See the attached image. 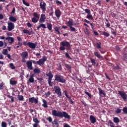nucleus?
<instances>
[{
  "instance_id": "obj_42",
  "label": "nucleus",
  "mask_w": 127,
  "mask_h": 127,
  "mask_svg": "<svg viewBox=\"0 0 127 127\" xmlns=\"http://www.w3.org/2000/svg\"><path fill=\"white\" fill-rule=\"evenodd\" d=\"M105 19L107 22H105L107 27H110V26H111V23H110V22H109V20H108V19L107 18H105Z\"/></svg>"
},
{
  "instance_id": "obj_17",
  "label": "nucleus",
  "mask_w": 127,
  "mask_h": 127,
  "mask_svg": "<svg viewBox=\"0 0 127 127\" xmlns=\"http://www.w3.org/2000/svg\"><path fill=\"white\" fill-rule=\"evenodd\" d=\"M26 65L28 68L29 70H33V67H32V62L31 61H27L26 62Z\"/></svg>"
},
{
  "instance_id": "obj_15",
  "label": "nucleus",
  "mask_w": 127,
  "mask_h": 127,
  "mask_svg": "<svg viewBox=\"0 0 127 127\" xmlns=\"http://www.w3.org/2000/svg\"><path fill=\"white\" fill-rule=\"evenodd\" d=\"M7 28L8 31H11V30H12V29H14V24H13V23L12 22L8 23Z\"/></svg>"
},
{
  "instance_id": "obj_64",
  "label": "nucleus",
  "mask_w": 127,
  "mask_h": 127,
  "mask_svg": "<svg viewBox=\"0 0 127 127\" xmlns=\"http://www.w3.org/2000/svg\"><path fill=\"white\" fill-rule=\"evenodd\" d=\"M81 103L82 105H83L84 107H87V104L84 101H81Z\"/></svg>"
},
{
  "instance_id": "obj_10",
  "label": "nucleus",
  "mask_w": 127,
  "mask_h": 127,
  "mask_svg": "<svg viewBox=\"0 0 127 127\" xmlns=\"http://www.w3.org/2000/svg\"><path fill=\"white\" fill-rule=\"evenodd\" d=\"M40 6L43 12H45L46 10V3L44 1H41L40 3Z\"/></svg>"
},
{
  "instance_id": "obj_11",
  "label": "nucleus",
  "mask_w": 127,
  "mask_h": 127,
  "mask_svg": "<svg viewBox=\"0 0 127 127\" xmlns=\"http://www.w3.org/2000/svg\"><path fill=\"white\" fill-rule=\"evenodd\" d=\"M94 55L95 56V57H97V58H98L100 61H103L104 60V57L101 55L99 52H94Z\"/></svg>"
},
{
  "instance_id": "obj_16",
  "label": "nucleus",
  "mask_w": 127,
  "mask_h": 127,
  "mask_svg": "<svg viewBox=\"0 0 127 127\" xmlns=\"http://www.w3.org/2000/svg\"><path fill=\"white\" fill-rule=\"evenodd\" d=\"M36 45L37 43L35 44L30 42H28V46H29V47L32 49H35V48H36Z\"/></svg>"
},
{
  "instance_id": "obj_30",
  "label": "nucleus",
  "mask_w": 127,
  "mask_h": 127,
  "mask_svg": "<svg viewBox=\"0 0 127 127\" xmlns=\"http://www.w3.org/2000/svg\"><path fill=\"white\" fill-rule=\"evenodd\" d=\"M98 90L99 91V93L100 95H103V96H106V93H105V92H104V90L101 89V88H98Z\"/></svg>"
},
{
  "instance_id": "obj_44",
  "label": "nucleus",
  "mask_w": 127,
  "mask_h": 127,
  "mask_svg": "<svg viewBox=\"0 0 127 127\" xmlns=\"http://www.w3.org/2000/svg\"><path fill=\"white\" fill-rule=\"evenodd\" d=\"M17 98L19 101H23V100H24V97L22 95H18Z\"/></svg>"
},
{
  "instance_id": "obj_50",
  "label": "nucleus",
  "mask_w": 127,
  "mask_h": 127,
  "mask_svg": "<svg viewBox=\"0 0 127 127\" xmlns=\"http://www.w3.org/2000/svg\"><path fill=\"white\" fill-rule=\"evenodd\" d=\"M64 66L65 67H66L67 68V69H68V70H71V68H72V67L70 65L68 64H64Z\"/></svg>"
},
{
  "instance_id": "obj_38",
  "label": "nucleus",
  "mask_w": 127,
  "mask_h": 127,
  "mask_svg": "<svg viewBox=\"0 0 127 127\" xmlns=\"http://www.w3.org/2000/svg\"><path fill=\"white\" fill-rule=\"evenodd\" d=\"M47 28L49 30H52V24L51 23H48L47 24Z\"/></svg>"
},
{
  "instance_id": "obj_62",
  "label": "nucleus",
  "mask_w": 127,
  "mask_h": 127,
  "mask_svg": "<svg viewBox=\"0 0 127 127\" xmlns=\"http://www.w3.org/2000/svg\"><path fill=\"white\" fill-rule=\"evenodd\" d=\"M47 120L49 122V123H52V118H51V117H49L47 118Z\"/></svg>"
},
{
  "instance_id": "obj_7",
  "label": "nucleus",
  "mask_w": 127,
  "mask_h": 127,
  "mask_svg": "<svg viewBox=\"0 0 127 127\" xmlns=\"http://www.w3.org/2000/svg\"><path fill=\"white\" fill-rule=\"evenodd\" d=\"M33 15L34 17L32 18V21L33 23H36L39 20V14L34 12Z\"/></svg>"
},
{
  "instance_id": "obj_25",
  "label": "nucleus",
  "mask_w": 127,
  "mask_h": 127,
  "mask_svg": "<svg viewBox=\"0 0 127 127\" xmlns=\"http://www.w3.org/2000/svg\"><path fill=\"white\" fill-rule=\"evenodd\" d=\"M9 19L10 21H12V22H16V20H17V19L15 18V17L11 15L9 16Z\"/></svg>"
},
{
  "instance_id": "obj_54",
  "label": "nucleus",
  "mask_w": 127,
  "mask_h": 127,
  "mask_svg": "<svg viewBox=\"0 0 127 127\" xmlns=\"http://www.w3.org/2000/svg\"><path fill=\"white\" fill-rule=\"evenodd\" d=\"M69 30H70V31H76V29L73 27V26H71L69 27Z\"/></svg>"
},
{
  "instance_id": "obj_18",
  "label": "nucleus",
  "mask_w": 127,
  "mask_h": 127,
  "mask_svg": "<svg viewBox=\"0 0 127 127\" xmlns=\"http://www.w3.org/2000/svg\"><path fill=\"white\" fill-rule=\"evenodd\" d=\"M64 95L67 99H69V101L70 103V104H74V102H73V100H72V99H71V97L68 95V92L66 90H64Z\"/></svg>"
},
{
  "instance_id": "obj_55",
  "label": "nucleus",
  "mask_w": 127,
  "mask_h": 127,
  "mask_svg": "<svg viewBox=\"0 0 127 127\" xmlns=\"http://www.w3.org/2000/svg\"><path fill=\"white\" fill-rule=\"evenodd\" d=\"M3 86H4V83H3V82H1L0 83V90H2L3 89V88H2Z\"/></svg>"
},
{
  "instance_id": "obj_51",
  "label": "nucleus",
  "mask_w": 127,
  "mask_h": 127,
  "mask_svg": "<svg viewBox=\"0 0 127 127\" xmlns=\"http://www.w3.org/2000/svg\"><path fill=\"white\" fill-rule=\"evenodd\" d=\"M10 67L12 70H15V66H14V64H13V63H10Z\"/></svg>"
},
{
  "instance_id": "obj_14",
  "label": "nucleus",
  "mask_w": 127,
  "mask_h": 127,
  "mask_svg": "<svg viewBox=\"0 0 127 127\" xmlns=\"http://www.w3.org/2000/svg\"><path fill=\"white\" fill-rule=\"evenodd\" d=\"M84 22H86V23H88V24H90L91 27V29H92V30H94V29H95V24L94 23H91V22H90V21L84 19Z\"/></svg>"
},
{
  "instance_id": "obj_40",
  "label": "nucleus",
  "mask_w": 127,
  "mask_h": 127,
  "mask_svg": "<svg viewBox=\"0 0 127 127\" xmlns=\"http://www.w3.org/2000/svg\"><path fill=\"white\" fill-rule=\"evenodd\" d=\"M90 61L92 64V65L95 66L96 65V60L92 58H90Z\"/></svg>"
},
{
  "instance_id": "obj_1",
  "label": "nucleus",
  "mask_w": 127,
  "mask_h": 127,
  "mask_svg": "<svg viewBox=\"0 0 127 127\" xmlns=\"http://www.w3.org/2000/svg\"><path fill=\"white\" fill-rule=\"evenodd\" d=\"M52 115L53 117H57L60 119H63V118H65V119H67V120L71 119V116L67 112L64 111L61 112L56 110H53L52 111Z\"/></svg>"
},
{
  "instance_id": "obj_43",
  "label": "nucleus",
  "mask_w": 127,
  "mask_h": 127,
  "mask_svg": "<svg viewBox=\"0 0 127 127\" xmlns=\"http://www.w3.org/2000/svg\"><path fill=\"white\" fill-rule=\"evenodd\" d=\"M65 56L66 58H68L70 60H72V58H71V57H70V56L69 55V54L68 53V52L65 53Z\"/></svg>"
},
{
  "instance_id": "obj_46",
  "label": "nucleus",
  "mask_w": 127,
  "mask_h": 127,
  "mask_svg": "<svg viewBox=\"0 0 127 127\" xmlns=\"http://www.w3.org/2000/svg\"><path fill=\"white\" fill-rule=\"evenodd\" d=\"M2 53L3 54V55H6L8 54V52L7 51V50L5 49L2 50Z\"/></svg>"
},
{
  "instance_id": "obj_63",
  "label": "nucleus",
  "mask_w": 127,
  "mask_h": 127,
  "mask_svg": "<svg viewBox=\"0 0 127 127\" xmlns=\"http://www.w3.org/2000/svg\"><path fill=\"white\" fill-rule=\"evenodd\" d=\"M1 127H7L6 123L5 122H2L1 123Z\"/></svg>"
},
{
  "instance_id": "obj_39",
  "label": "nucleus",
  "mask_w": 127,
  "mask_h": 127,
  "mask_svg": "<svg viewBox=\"0 0 127 127\" xmlns=\"http://www.w3.org/2000/svg\"><path fill=\"white\" fill-rule=\"evenodd\" d=\"M16 45H17V46H16ZM22 45H23L22 43L18 42L17 44H15L16 48H19V47H21V46H22Z\"/></svg>"
},
{
  "instance_id": "obj_8",
  "label": "nucleus",
  "mask_w": 127,
  "mask_h": 127,
  "mask_svg": "<svg viewBox=\"0 0 127 127\" xmlns=\"http://www.w3.org/2000/svg\"><path fill=\"white\" fill-rule=\"evenodd\" d=\"M102 43L99 42V43H97L94 44V46L96 47L97 49H99V51L101 53V54H104V53H106L105 51H102L101 48H102Z\"/></svg>"
},
{
  "instance_id": "obj_58",
  "label": "nucleus",
  "mask_w": 127,
  "mask_h": 127,
  "mask_svg": "<svg viewBox=\"0 0 127 127\" xmlns=\"http://www.w3.org/2000/svg\"><path fill=\"white\" fill-rule=\"evenodd\" d=\"M84 11L87 13V14H90L91 13V11L89 9H85Z\"/></svg>"
},
{
  "instance_id": "obj_27",
  "label": "nucleus",
  "mask_w": 127,
  "mask_h": 127,
  "mask_svg": "<svg viewBox=\"0 0 127 127\" xmlns=\"http://www.w3.org/2000/svg\"><path fill=\"white\" fill-rule=\"evenodd\" d=\"M108 124H109V126H110V127H122V126H115V124L113 123L112 122V120H110L109 121Z\"/></svg>"
},
{
  "instance_id": "obj_36",
  "label": "nucleus",
  "mask_w": 127,
  "mask_h": 127,
  "mask_svg": "<svg viewBox=\"0 0 127 127\" xmlns=\"http://www.w3.org/2000/svg\"><path fill=\"white\" fill-rule=\"evenodd\" d=\"M58 67L57 68V70L58 71H61L62 70V65H61V64L59 63L58 64H57Z\"/></svg>"
},
{
  "instance_id": "obj_56",
  "label": "nucleus",
  "mask_w": 127,
  "mask_h": 127,
  "mask_svg": "<svg viewBox=\"0 0 127 127\" xmlns=\"http://www.w3.org/2000/svg\"><path fill=\"white\" fill-rule=\"evenodd\" d=\"M92 30H93L92 32H93V34H94V35H96V36H98V35H99V33H98V32L95 31V29Z\"/></svg>"
},
{
  "instance_id": "obj_22",
  "label": "nucleus",
  "mask_w": 127,
  "mask_h": 127,
  "mask_svg": "<svg viewBox=\"0 0 127 127\" xmlns=\"http://www.w3.org/2000/svg\"><path fill=\"white\" fill-rule=\"evenodd\" d=\"M46 75L49 77L48 81L52 80V78H53V74H52L51 71H50L48 73H47Z\"/></svg>"
},
{
  "instance_id": "obj_61",
  "label": "nucleus",
  "mask_w": 127,
  "mask_h": 127,
  "mask_svg": "<svg viewBox=\"0 0 127 127\" xmlns=\"http://www.w3.org/2000/svg\"><path fill=\"white\" fill-rule=\"evenodd\" d=\"M48 84L49 85L50 87H52L53 86V83L51 82L52 80H48Z\"/></svg>"
},
{
  "instance_id": "obj_28",
  "label": "nucleus",
  "mask_w": 127,
  "mask_h": 127,
  "mask_svg": "<svg viewBox=\"0 0 127 127\" xmlns=\"http://www.w3.org/2000/svg\"><path fill=\"white\" fill-rule=\"evenodd\" d=\"M7 94V97L8 98V99H11V102H14V97H13L12 96H10V93H9V92H8Z\"/></svg>"
},
{
  "instance_id": "obj_52",
  "label": "nucleus",
  "mask_w": 127,
  "mask_h": 127,
  "mask_svg": "<svg viewBox=\"0 0 127 127\" xmlns=\"http://www.w3.org/2000/svg\"><path fill=\"white\" fill-rule=\"evenodd\" d=\"M56 3L57 5H62V2L59 1V0H56Z\"/></svg>"
},
{
  "instance_id": "obj_59",
  "label": "nucleus",
  "mask_w": 127,
  "mask_h": 127,
  "mask_svg": "<svg viewBox=\"0 0 127 127\" xmlns=\"http://www.w3.org/2000/svg\"><path fill=\"white\" fill-rule=\"evenodd\" d=\"M45 96L46 97H49L51 95V92L50 91H48V92H45Z\"/></svg>"
},
{
  "instance_id": "obj_34",
  "label": "nucleus",
  "mask_w": 127,
  "mask_h": 127,
  "mask_svg": "<svg viewBox=\"0 0 127 127\" xmlns=\"http://www.w3.org/2000/svg\"><path fill=\"white\" fill-rule=\"evenodd\" d=\"M33 121L34 122V123H35V124H39V123H40L38 119H37V118L36 117H34L33 118Z\"/></svg>"
},
{
  "instance_id": "obj_9",
  "label": "nucleus",
  "mask_w": 127,
  "mask_h": 127,
  "mask_svg": "<svg viewBox=\"0 0 127 127\" xmlns=\"http://www.w3.org/2000/svg\"><path fill=\"white\" fill-rule=\"evenodd\" d=\"M118 93L119 95H120L121 98L123 99L124 101H126L127 100V94L124 91H118Z\"/></svg>"
},
{
  "instance_id": "obj_21",
  "label": "nucleus",
  "mask_w": 127,
  "mask_h": 127,
  "mask_svg": "<svg viewBox=\"0 0 127 127\" xmlns=\"http://www.w3.org/2000/svg\"><path fill=\"white\" fill-rule=\"evenodd\" d=\"M39 25L37 27V30H39L40 29V28H44V29H46V25H45V24L44 23H39Z\"/></svg>"
},
{
  "instance_id": "obj_31",
  "label": "nucleus",
  "mask_w": 127,
  "mask_h": 127,
  "mask_svg": "<svg viewBox=\"0 0 127 127\" xmlns=\"http://www.w3.org/2000/svg\"><path fill=\"white\" fill-rule=\"evenodd\" d=\"M23 33L25 34H28V35H31V34L32 33V32L30 31H29L27 29H24L23 30Z\"/></svg>"
},
{
  "instance_id": "obj_20",
  "label": "nucleus",
  "mask_w": 127,
  "mask_h": 127,
  "mask_svg": "<svg viewBox=\"0 0 127 127\" xmlns=\"http://www.w3.org/2000/svg\"><path fill=\"white\" fill-rule=\"evenodd\" d=\"M6 40H7L8 42V43L10 44H11L12 43H13L14 42V38L10 37H8L5 38Z\"/></svg>"
},
{
  "instance_id": "obj_35",
  "label": "nucleus",
  "mask_w": 127,
  "mask_h": 127,
  "mask_svg": "<svg viewBox=\"0 0 127 127\" xmlns=\"http://www.w3.org/2000/svg\"><path fill=\"white\" fill-rule=\"evenodd\" d=\"M122 59L123 61L127 63V55L126 54H123V56L122 57Z\"/></svg>"
},
{
  "instance_id": "obj_41",
  "label": "nucleus",
  "mask_w": 127,
  "mask_h": 127,
  "mask_svg": "<svg viewBox=\"0 0 127 127\" xmlns=\"http://www.w3.org/2000/svg\"><path fill=\"white\" fill-rule=\"evenodd\" d=\"M54 29H55V31L56 32H57V34H59V35L61 34V33L59 31V28H58V27H57V26L55 27Z\"/></svg>"
},
{
  "instance_id": "obj_48",
  "label": "nucleus",
  "mask_w": 127,
  "mask_h": 127,
  "mask_svg": "<svg viewBox=\"0 0 127 127\" xmlns=\"http://www.w3.org/2000/svg\"><path fill=\"white\" fill-rule=\"evenodd\" d=\"M84 93L85 94L87 95V96H89V98H90V99L92 98V95L91 94H90V93L87 92V91H86V89H85V90H84Z\"/></svg>"
},
{
  "instance_id": "obj_29",
  "label": "nucleus",
  "mask_w": 127,
  "mask_h": 127,
  "mask_svg": "<svg viewBox=\"0 0 127 127\" xmlns=\"http://www.w3.org/2000/svg\"><path fill=\"white\" fill-rule=\"evenodd\" d=\"M113 122L115 124H119L121 122V120H120V118L118 117H114L113 118Z\"/></svg>"
},
{
  "instance_id": "obj_12",
  "label": "nucleus",
  "mask_w": 127,
  "mask_h": 127,
  "mask_svg": "<svg viewBox=\"0 0 127 127\" xmlns=\"http://www.w3.org/2000/svg\"><path fill=\"white\" fill-rule=\"evenodd\" d=\"M29 102L32 104L34 103V104H36L38 103V99L35 98L34 97H31L29 98Z\"/></svg>"
},
{
  "instance_id": "obj_47",
  "label": "nucleus",
  "mask_w": 127,
  "mask_h": 127,
  "mask_svg": "<svg viewBox=\"0 0 127 127\" xmlns=\"http://www.w3.org/2000/svg\"><path fill=\"white\" fill-rule=\"evenodd\" d=\"M115 113L116 114H121V113H122V109L117 108V109L115 111Z\"/></svg>"
},
{
  "instance_id": "obj_57",
  "label": "nucleus",
  "mask_w": 127,
  "mask_h": 127,
  "mask_svg": "<svg viewBox=\"0 0 127 127\" xmlns=\"http://www.w3.org/2000/svg\"><path fill=\"white\" fill-rule=\"evenodd\" d=\"M123 111L124 114L127 115V107H124L123 109Z\"/></svg>"
},
{
  "instance_id": "obj_32",
  "label": "nucleus",
  "mask_w": 127,
  "mask_h": 127,
  "mask_svg": "<svg viewBox=\"0 0 127 127\" xmlns=\"http://www.w3.org/2000/svg\"><path fill=\"white\" fill-rule=\"evenodd\" d=\"M86 17L88 19H91V20H94V17H93V15H92L91 14V13L90 14H87Z\"/></svg>"
},
{
  "instance_id": "obj_53",
  "label": "nucleus",
  "mask_w": 127,
  "mask_h": 127,
  "mask_svg": "<svg viewBox=\"0 0 127 127\" xmlns=\"http://www.w3.org/2000/svg\"><path fill=\"white\" fill-rule=\"evenodd\" d=\"M22 2H23V4H24L26 6H29V5H30L29 3L28 2H27L26 1H25V0H22Z\"/></svg>"
},
{
  "instance_id": "obj_37",
  "label": "nucleus",
  "mask_w": 127,
  "mask_h": 127,
  "mask_svg": "<svg viewBox=\"0 0 127 127\" xmlns=\"http://www.w3.org/2000/svg\"><path fill=\"white\" fill-rule=\"evenodd\" d=\"M33 71L35 74H39V73L41 72L39 68H35L34 69Z\"/></svg>"
},
{
  "instance_id": "obj_33",
  "label": "nucleus",
  "mask_w": 127,
  "mask_h": 127,
  "mask_svg": "<svg viewBox=\"0 0 127 127\" xmlns=\"http://www.w3.org/2000/svg\"><path fill=\"white\" fill-rule=\"evenodd\" d=\"M67 25L68 27H70V26H73V21L69 20L67 22Z\"/></svg>"
},
{
  "instance_id": "obj_6",
  "label": "nucleus",
  "mask_w": 127,
  "mask_h": 127,
  "mask_svg": "<svg viewBox=\"0 0 127 127\" xmlns=\"http://www.w3.org/2000/svg\"><path fill=\"white\" fill-rule=\"evenodd\" d=\"M21 56L22 58L21 62L23 63H25V62H26V60H25V59H27V58H28V53L26 51L23 52L21 54Z\"/></svg>"
},
{
  "instance_id": "obj_60",
  "label": "nucleus",
  "mask_w": 127,
  "mask_h": 127,
  "mask_svg": "<svg viewBox=\"0 0 127 127\" xmlns=\"http://www.w3.org/2000/svg\"><path fill=\"white\" fill-rule=\"evenodd\" d=\"M114 69L115 70H121V69H122V67L117 65V66L114 67Z\"/></svg>"
},
{
  "instance_id": "obj_3",
  "label": "nucleus",
  "mask_w": 127,
  "mask_h": 127,
  "mask_svg": "<svg viewBox=\"0 0 127 127\" xmlns=\"http://www.w3.org/2000/svg\"><path fill=\"white\" fill-rule=\"evenodd\" d=\"M55 81L59 83H66V78L61 74H56L55 75Z\"/></svg>"
},
{
  "instance_id": "obj_2",
  "label": "nucleus",
  "mask_w": 127,
  "mask_h": 127,
  "mask_svg": "<svg viewBox=\"0 0 127 127\" xmlns=\"http://www.w3.org/2000/svg\"><path fill=\"white\" fill-rule=\"evenodd\" d=\"M71 45L69 42L64 40L60 43V47L59 48V50L60 51H65L66 50H71Z\"/></svg>"
},
{
  "instance_id": "obj_5",
  "label": "nucleus",
  "mask_w": 127,
  "mask_h": 127,
  "mask_svg": "<svg viewBox=\"0 0 127 127\" xmlns=\"http://www.w3.org/2000/svg\"><path fill=\"white\" fill-rule=\"evenodd\" d=\"M54 89L56 94L58 95V97H59V98H61V97H62V93L61 92V88H60V86L58 85L55 86Z\"/></svg>"
},
{
  "instance_id": "obj_23",
  "label": "nucleus",
  "mask_w": 127,
  "mask_h": 127,
  "mask_svg": "<svg viewBox=\"0 0 127 127\" xmlns=\"http://www.w3.org/2000/svg\"><path fill=\"white\" fill-rule=\"evenodd\" d=\"M90 120L91 124H95L96 122H97V120L96 119V117H94L93 115H90Z\"/></svg>"
},
{
  "instance_id": "obj_24",
  "label": "nucleus",
  "mask_w": 127,
  "mask_h": 127,
  "mask_svg": "<svg viewBox=\"0 0 127 127\" xmlns=\"http://www.w3.org/2000/svg\"><path fill=\"white\" fill-rule=\"evenodd\" d=\"M34 74H32L30 75V78L28 79V81L30 83H34Z\"/></svg>"
},
{
  "instance_id": "obj_49",
  "label": "nucleus",
  "mask_w": 127,
  "mask_h": 127,
  "mask_svg": "<svg viewBox=\"0 0 127 127\" xmlns=\"http://www.w3.org/2000/svg\"><path fill=\"white\" fill-rule=\"evenodd\" d=\"M102 34L104 36H106V37H109L110 36V34L107 32H103Z\"/></svg>"
},
{
  "instance_id": "obj_26",
  "label": "nucleus",
  "mask_w": 127,
  "mask_h": 127,
  "mask_svg": "<svg viewBox=\"0 0 127 127\" xmlns=\"http://www.w3.org/2000/svg\"><path fill=\"white\" fill-rule=\"evenodd\" d=\"M42 102L43 104L42 105V107H44V108H48V105L47 104V101H46L45 99H43Z\"/></svg>"
},
{
  "instance_id": "obj_4",
  "label": "nucleus",
  "mask_w": 127,
  "mask_h": 127,
  "mask_svg": "<svg viewBox=\"0 0 127 127\" xmlns=\"http://www.w3.org/2000/svg\"><path fill=\"white\" fill-rule=\"evenodd\" d=\"M47 61V58L46 56H43L42 59H40L39 61H36L34 60L32 61V63L35 65H44L45 62Z\"/></svg>"
},
{
  "instance_id": "obj_19",
  "label": "nucleus",
  "mask_w": 127,
  "mask_h": 127,
  "mask_svg": "<svg viewBox=\"0 0 127 127\" xmlns=\"http://www.w3.org/2000/svg\"><path fill=\"white\" fill-rule=\"evenodd\" d=\"M55 15L57 16L58 18H60V16H61L62 12L60 9H56L55 12Z\"/></svg>"
},
{
  "instance_id": "obj_13",
  "label": "nucleus",
  "mask_w": 127,
  "mask_h": 127,
  "mask_svg": "<svg viewBox=\"0 0 127 127\" xmlns=\"http://www.w3.org/2000/svg\"><path fill=\"white\" fill-rule=\"evenodd\" d=\"M46 19V16H45V14H42L41 15V17L39 19V23H43V22H45Z\"/></svg>"
},
{
  "instance_id": "obj_45",
  "label": "nucleus",
  "mask_w": 127,
  "mask_h": 127,
  "mask_svg": "<svg viewBox=\"0 0 127 127\" xmlns=\"http://www.w3.org/2000/svg\"><path fill=\"white\" fill-rule=\"evenodd\" d=\"M10 84L11 85H16V84H17V81H16L15 80H12L11 79L10 80Z\"/></svg>"
}]
</instances>
